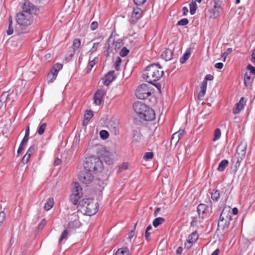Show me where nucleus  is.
<instances>
[{
	"mask_svg": "<svg viewBox=\"0 0 255 255\" xmlns=\"http://www.w3.org/2000/svg\"><path fill=\"white\" fill-rule=\"evenodd\" d=\"M163 71L157 64L148 65L143 74V78L149 83H152L159 80L163 76Z\"/></svg>",
	"mask_w": 255,
	"mask_h": 255,
	"instance_id": "f257e3e1",
	"label": "nucleus"
},
{
	"mask_svg": "<svg viewBox=\"0 0 255 255\" xmlns=\"http://www.w3.org/2000/svg\"><path fill=\"white\" fill-rule=\"evenodd\" d=\"M133 108L136 113L140 119L145 121H151L154 120L155 114L154 111L144 104L140 102L134 103Z\"/></svg>",
	"mask_w": 255,
	"mask_h": 255,
	"instance_id": "f03ea898",
	"label": "nucleus"
},
{
	"mask_svg": "<svg viewBox=\"0 0 255 255\" xmlns=\"http://www.w3.org/2000/svg\"><path fill=\"white\" fill-rule=\"evenodd\" d=\"M83 166L85 170L94 173L101 171L103 165L100 158L90 155L85 158Z\"/></svg>",
	"mask_w": 255,
	"mask_h": 255,
	"instance_id": "7ed1b4c3",
	"label": "nucleus"
},
{
	"mask_svg": "<svg viewBox=\"0 0 255 255\" xmlns=\"http://www.w3.org/2000/svg\"><path fill=\"white\" fill-rule=\"evenodd\" d=\"M84 214L88 216L95 215L98 211L99 205L97 202H95L93 199L84 198L81 200L79 206Z\"/></svg>",
	"mask_w": 255,
	"mask_h": 255,
	"instance_id": "20e7f679",
	"label": "nucleus"
},
{
	"mask_svg": "<svg viewBox=\"0 0 255 255\" xmlns=\"http://www.w3.org/2000/svg\"><path fill=\"white\" fill-rule=\"evenodd\" d=\"M33 21V16L28 10H23L17 14L16 22L17 26L16 27L15 31H22V28L20 29V26L27 27L30 25Z\"/></svg>",
	"mask_w": 255,
	"mask_h": 255,
	"instance_id": "39448f33",
	"label": "nucleus"
},
{
	"mask_svg": "<svg viewBox=\"0 0 255 255\" xmlns=\"http://www.w3.org/2000/svg\"><path fill=\"white\" fill-rule=\"evenodd\" d=\"M146 84H143L138 86L135 92L136 97L141 100H145L152 96V89Z\"/></svg>",
	"mask_w": 255,
	"mask_h": 255,
	"instance_id": "423d86ee",
	"label": "nucleus"
},
{
	"mask_svg": "<svg viewBox=\"0 0 255 255\" xmlns=\"http://www.w3.org/2000/svg\"><path fill=\"white\" fill-rule=\"evenodd\" d=\"M98 154L106 163L109 165L113 163L116 155L114 150L109 151L105 147H101L99 149Z\"/></svg>",
	"mask_w": 255,
	"mask_h": 255,
	"instance_id": "0eeeda50",
	"label": "nucleus"
},
{
	"mask_svg": "<svg viewBox=\"0 0 255 255\" xmlns=\"http://www.w3.org/2000/svg\"><path fill=\"white\" fill-rule=\"evenodd\" d=\"M83 195L82 189L77 182L73 184V187L72 190V194L70 196V199L73 204L78 206L80 202L79 200Z\"/></svg>",
	"mask_w": 255,
	"mask_h": 255,
	"instance_id": "6e6552de",
	"label": "nucleus"
},
{
	"mask_svg": "<svg viewBox=\"0 0 255 255\" xmlns=\"http://www.w3.org/2000/svg\"><path fill=\"white\" fill-rule=\"evenodd\" d=\"M232 220V218L231 207L230 206H226L223 209L222 212L220 215L218 224H221L225 221V224L223 225L224 227H228Z\"/></svg>",
	"mask_w": 255,
	"mask_h": 255,
	"instance_id": "1a4fd4ad",
	"label": "nucleus"
},
{
	"mask_svg": "<svg viewBox=\"0 0 255 255\" xmlns=\"http://www.w3.org/2000/svg\"><path fill=\"white\" fill-rule=\"evenodd\" d=\"M246 149L247 145L246 144L242 143L238 146L237 153L235 157V158L236 160L235 163L236 167L240 166L241 162L245 157Z\"/></svg>",
	"mask_w": 255,
	"mask_h": 255,
	"instance_id": "9d476101",
	"label": "nucleus"
},
{
	"mask_svg": "<svg viewBox=\"0 0 255 255\" xmlns=\"http://www.w3.org/2000/svg\"><path fill=\"white\" fill-rule=\"evenodd\" d=\"M78 179L82 183L86 185L89 184L94 179L93 172L85 170L79 174Z\"/></svg>",
	"mask_w": 255,
	"mask_h": 255,
	"instance_id": "9b49d317",
	"label": "nucleus"
},
{
	"mask_svg": "<svg viewBox=\"0 0 255 255\" xmlns=\"http://www.w3.org/2000/svg\"><path fill=\"white\" fill-rule=\"evenodd\" d=\"M198 238V235L197 233H192L188 236L187 242L185 243V247L187 249L191 248L193 245L196 242Z\"/></svg>",
	"mask_w": 255,
	"mask_h": 255,
	"instance_id": "f8f14e48",
	"label": "nucleus"
},
{
	"mask_svg": "<svg viewBox=\"0 0 255 255\" xmlns=\"http://www.w3.org/2000/svg\"><path fill=\"white\" fill-rule=\"evenodd\" d=\"M105 94V92L102 90H98L96 92L94 97V102L96 105H100L101 104Z\"/></svg>",
	"mask_w": 255,
	"mask_h": 255,
	"instance_id": "ddd939ff",
	"label": "nucleus"
},
{
	"mask_svg": "<svg viewBox=\"0 0 255 255\" xmlns=\"http://www.w3.org/2000/svg\"><path fill=\"white\" fill-rule=\"evenodd\" d=\"M115 79V71H111L103 79V84L106 86H108Z\"/></svg>",
	"mask_w": 255,
	"mask_h": 255,
	"instance_id": "4468645a",
	"label": "nucleus"
},
{
	"mask_svg": "<svg viewBox=\"0 0 255 255\" xmlns=\"http://www.w3.org/2000/svg\"><path fill=\"white\" fill-rule=\"evenodd\" d=\"M80 225V223L76 216L73 215L68 223L67 228L68 229H74L78 228Z\"/></svg>",
	"mask_w": 255,
	"mask_h": 255,
	"instance_id": "2eb2a0df",
	"label": "nucleus"
},
{
	"mask_svg": "<svg viewBox=\"0 0 255 255\" xmlns=\"http://www.w3.org/2000/svg\"><path fill=\"white\" fill-rule=\"evenodd\" d=\"M246 102L243 97L241 98L240 101L236 104V107L233 109V113L235 114L239 113L244 108Z\"/></svg>",
	"mask_w": 255,
	"mask_h": 255,
	"instance_id": "dca6fc26",
	"label": "nucleus"
},
{
	"mask_svg": "<svg viewBox=\"0 0 255 255\" xmlns=\"http://www.w3.org/2000/svg\"><path fill=\"white\" fill-rule=\"evenodd\" d=\"M142 15V10L139 7L134 8L131 15L132 21L135 22Z\"/></svg>",
	"mask_w": 255,
	"mask_h": 255,
	"instance_id": "f3484780",
	"label": "nucleus"
},
{
	"mask_svg": "<svg viewBox=\"0 0 255 255\" xmlns=\"http://www.w3.org/2000/svg\"><path fill=\"white\" fill-rule=\"evenodd\" d=\"M255 76L246 73L244 77V84L247 87L251 86Z\"/></svg>",
	"mask_w": 255,
	"mask_h": 255,
	"instance_id": "a211bd4d",
	"label": "nucleus"
},
{
	"mask_svg": "<svg viewBox=\"0 0 255 255\" xmlns=\"http://www.w3.org/2000/svg\"><path fill=\"white\" fill-rule=\"evenodd\" d=\"M173 52L169 49H166L161 54V57L165 61H169L172 58Z\"/></svg>",
	"mask_w": 255,
	"mask_h": 255,
	"instance_id": "6ab92c4d",
	"label": "nucleus"
},
{
	"mask_svg": "<svg viewBox=\"0 0 255 255\" xmlns=\"http://www.w3.org/2000/svg\"><path fill=\"white\" fill-rule=\"evenodd\" d=\"M62 65L61 64H55L50 70V74L53 75L54 76L57 77L59 70L62 69Z\"/></svg>",
	"mask_w": 255,
	"mask_h": 255,
	"instance_id": "aec40b11",
	"label": "nucleus"
},
{
	"mask_svg": "<svg viewBox=\"0 0 255 255\" xmlns=\"http://www.w3.org/2000/svg\"><path fill=\"white\" fill-rule=\"evenodd\" d=\"M34 148L33 146H31L29 148L26 153L25 154V155L23 157L22 159V162L23 163L25 164L28 161L31 155L33 153L34 151Z\"/></svg>",
	"mask_w": 255,
	"mask_h": 255,
	"instance_id": "412c9836",
	"label": "nucleus"
},
{
	"mask_svg": "<svg viewBox=\"0 0 255 255\" xmlns=\"http://www.w3.org/2000/svg\"><path fill=\"white\" fill-rule=\"evenodd\" d=\"M214 12H213V15L214 18H216L217 16H219L220 10H221V3L219 2V1L215 0L214 2Z\"/></svg>",
	"mask_w": 255,
	"mask_h": 255,
	"instance_id": "4be33fe9",
	"label": "nucleus"
},
{
	"mask_svg": "<svg viewBox=\"0 0 255 255\" xmlns=\"http://www.w3.org/2000/svg\"><path fill=\"white\" fill-rule=\"evenodd\" d=\"M54 204V199L52 197L49 198L44 206V209L46 211L51 209Z\"/></svg>",
	"mask_w": 255,
	"mask_h": 255,
	"instance_id": "5701e85b",
	"label": "nucleus"
},
{
	"mask_svg": "<svg viewBox=\"0 0 255 255\" xmlns=\"http://www.w3.org/2000/svg\"><path fill=\"white\" fill-rule=\"evenodd\" d=\"M207 84L206 82H205V81L203 82L201 87V91H200V92L198 94V98H199L200 99L201 98H203L204 96L205 93H206V89H207Z\"/></svg>",
	"mask_w": 255,
	"mask_h": 255,
	"instance_id": "b1692460",
	"label": "nucleus"
},
{
	"mask_svg": "<svg viewBox=\"0 0 255 255\" xmlns=\"http://www.w3.org/2000/svg\"><path fill=\"white\" fill-rule=\"evenodd\" d=\"M229 162L226 159H224L222 161H221L219 164L218 167L217 168L218 170L219 171H223L225 168L228 165Z\"/></svg>",
	"mask_w": 255,
	"mask_h": 255,
	"instance_id": "393cba45",
	"label": "nucleus"
},
{
	"mask_svg": "<svg viewBox=\"0 0 255 255\" xmlns=\"http://www.w3.org/2000/svg\"><path fill=\"white\" fill-rule=\"evenodd\" d=\"M81 45V41L79 39L76 38L73 40V49L74 52L78 51V50Z\"/></svg>",
	"mask_w": 255,
	"mask_h": 255,
	"instance_id": "a878e982",
	"label": "nucleus"
},
{
	"mask_svg": "<svg viewBox=\"0 0 255 255\" xmlns=\"http://www.w3.org/2000/svg\"><path fill=\"white\" fill-rule=\"evenodd\" d=\"M191 52L190 49H187L183 55L182 57L180 58V62L181 63H184L188 60L190 57Z\"/></svg>",
	"mask_w": 255,
	"mask_h": 255,
	"instance_id": "bb28decb",
	"label": "nucleus"
},
{
	"mask_svg": "<svg viewBox=\"0 0 255 255\" xmlns=\"http://www.w3.org/2000/svg\"><path fill=\"white\" fill-rule=\"evenodd\" d=\"M164 221L165 219L163 218L158 217L153 220L152 224L155 228H156L159 225L162 224Z\"/></svg>",
	"mask_w": 255,
	"mask_h": 255,
	"instance_id": "cd10ccee",
	"label": "nucleus"
},
{
	"mask_svg": "<svg viewBox=\"0 0 255 255\" xmlns=\"http://www.w3.org/2000/svg\"><path fill=\"white\" fill-rule=\"evenodd\" d=\"M68 229L65 230L61 234L60 237L59 238V242H65L67 240L68 234Z\"/></svg>",
	"mask_w": 255,
	"mask_h": 255,
	"instance_id": "c85d7f7f",
	"label": "nucleus"
},
{
	"mask_svg": "<svg viewBox=\"0 0 255 255\" xmlns=\"http://www.w3.org/2000/svg\"><path fill=\"white\" fill-rule=\"evenodd\" d=\"M115 255H128V249L127 248H123L117 250Z\"/></svg>",
	"mask_w": 255,
	"mask_h": 255,
	"instance_id": "c756f323",
	"label": "nucleus"
},
{
	"mask_svg": "<svg viewBox=\"0 0 255 255\" xmlns=\"http://www.w3.org/2000/svg\"><path fill=\"white\" fill-rule=\"evenodd\" d=\"M206 206L205 204H201L197 207V212L199 216L204 214L206 210Z\"/></svg>",
	"mask_w": 255,
	"mask_h": 255,
	"instance_id": "7c9ffc66",
	"label": "nucleus"
},
{
	"mask_svg": "<svg viewBox=\"0 0 255 255\" xmlns=\"http://www.w3.org/2000/svg\"><path fill=\"white\" fill-rule=\"evenodd\" d=\"M13 32V27L12 26V21L11 17H9L8 19V28L6 31V33L8 35L12 34Z\"/></svg>",
	"mask_w": 255,
	"mask_h": 255,
	"instance_id": "2f4dec72",
	"label": "nucleus"
},
{
	"mask_svg": "<svg viewBox=\"0 0 255 255\" xmlns=\"http://www.w3.org/2000/svg\"><path fill=\"white\" fill-rule=\"evenodd\" d=\"M246 73L255 76V67L251 64L248 65Z\"/></svg>",
	"mask_w": 255,
	"mask_h": 255,
	"instance_id": "473e14b6",
	"label": "nucleus"
},
{
	"mask_svg": "<svg viewBox=\"0 0 255 255\" xmlns=\"http://www.w3.org/2000/svg\"><path fill=\"white\" fill-rule=\"evenodd\" d=\"M221 135V130L219 128H216L214 132V137L213 138V141H216L218 140Z\"/></svg>",
	"mask_w": 255,
	"mask_h": 255,
	"instance_id": "72a5a7b5",
	"label": "nucleus"
},
{
	"mask_svg": "<svg viewBox=\"0 0 255 255\" xmlns=\"http://www.w3.org/2000/svg\"><path fill=\"white\" fill-rule=\"evenodd\" d=\"M46 124L45 123H44L39 126L37 129V133H38V134L42 135L44 133L46 129Z\"/></svg>",
	"mask_w": 255,
	"mask_h": 255,
	"instance_id": "f704fd0d",
	"label": "nucleus"
},
{
	"mask_svg": "<svg viewBox=\"0 0 255 255\" xmlns=\"http://www.w3.org/2000/svg\"><path fill=\"white\" fill-rule=\"evenodd\" d=\"M197 5L195 1H192L190 4V12L191 14H195Z\"/></svg>",
	"mask_w": 255,
	"mask_h": 255,
	"instance_id": "c9c22d12",
	"label": "nucleus"
},
{
	"mask_svg": "<svg viewBox=\"0 0 255 255\" xmlns=\"http://www.w3.org/2000/svg\"><path fill=\"white\" fill-rule=\"evenodd\" d=\"M220 197V193L218 190H215L213 191L211 194V199L216 202L218 200Z\"/></svg>",
	"mask_w": 255,
	"mask_h": 255,
	"instance_id": "e433bc0d",
	"label": "nucleus"
},
{
	"mask_svg": "<svg viewBox=\"0 0 255 255\" xmlns=\"http://www.w3.org/2000/svg\"><path fill=\"white\" fill-rule=\"evenodd\" d=\"M93 113L91 111H86V113L84 115V121H87V122H88L93 117ZM85 122H84V123Z\"/></svg>",
	"mask_w": 255,
	"mask_h": 255,
	"instance_id": "4c0bfd02",
	"label": "nucleus"
},
{
	"mask_svg": "<svg viewBox=\"0 0 255 255\" xmlns=\"http://www.w3.org/2000/svg\"><path fill=\"white\" fill-rule=\"evenodd\" d=\"M100 137L104 140L107 139L109 136V132L105 130H102L99 133Z\"/></svg>",
	"mask_w": 255,
	"mask_h": 255,
	"instance_id": "58836bf2",
	"label": "nucleus"
},
{
	"mask_svg": "<svg viewBox=\"0 0 255 255\" xmlns=\"http://www.w3.org/2000/svg\"><path fill=\"white\" fill-rule=\"evenodd\" d=\"M8 95L7 92H4L2 94L0 97V109L2 107L3 105V103L7 99V97H8Z\"/></svg>",
	"mask_w": 255,
	"mask_h": 255,
	"instance_id": "ea45409f",
	"label": "nucleus"
},
{
	"mask_svg": "<svg viewBox=\"0 0 255 255\" xmlns=\"http://www.w3.org/2000/svg\"><path fill=\"white\" fill-rule=\"evenodd\" d=\"M232 49L229 48L227 49V50L225 52H224V53H223L222 54L221 57L223 58V61L225 62L226 61L227 56H228V55L230 54L232 52Z\"/></svg>",
	"mask_w": 255,
	"mask_h": 255,
	"instance_id": "a19ab883",
	"label": "nucleus"
},
{
	"mask_svg": "<svg viewBox=\"0 0 255 255\" xmlns=\"http://www.w3.org/2000/svg\"><path fill=\"white\" fill-rule=\"evenodd\" d=\"M153 153L152 152H146L144 156L143 159L146 161H148L149 160H151L153 158Z\"/></svg>",
	"mask_w": 255,
	"mask_h": 255,
	"instance_id": "79ce46f5",
	"label": "nucleus"
},
{
	"mask_svg": "<svg viewBox=\"0 0 255 255\" xmlns=\"http://www.w3.org/2000/svg\"><path fill=\"white\" fill-rule=\"evenodd\" d=\"M179 138L177 137V134H175L174 133L172 135V137L171 138V144H174L175 145H176L179 141Z\"/></svg>",
	"mask_w": 255,
	"mask_h": 255,
	"instance_id": "37998d69",
	"label": "nucleus"
},
{
	"mask_svg": "<svg viewBox=\"0 0 255 255\" xmlns=\"http://www.w3.org/2000/svg\"><path fill=\"white\" fill-rule=\"evenodd\" d=\"M129 50L125 47H123L120 52V54L122 57H125L128 55Z\"/></svg>",
	"mask_w": 255,
	"mask_h": 255,
	"instance_id": "c03bdc74",
	"label": "nucleus"
},
{
	"mask_svg": "<svg viewBox=\"0 0 255 255\" xmlns=\"http://www.w3.org/2000/svg\"><path fill=\"white\" fill-rule=\"evenodd\" d=\"M188 22V20L187 18H183L178 21L177 25L184 26L187 25Z\"/></svg>",
	"mask_w": 255,
	"mask_h": 255,
	"instance_id": "a18cd8bd",
	"label": "nucleus"
},
{
	"mask_svg": "<svg viewBox=\"0 0 255 255\" xmlns=\"http://www.w3.org/2000/svg\"><path fill=\"white\" fill-rule=\"evenodd\" d=\"M56 79V77L50 74V73L47 75V81L48 83L53 82Z\"/></svg>",
	"mask_w": 255,
	"mask_h": 255,
	"instance_id": "49530a36",
	"label": "nucleus"
},
{
	"mask_svg": "<svg viewBox=\"0 0 255 255\" xmlns=\"http://www.w3.org/2000/svg\"><path fill=\"white\" fill-rule=\"evenodd\" d=\"M122 59L120 57H118L115 62V68L117 70H119V68L121 64Z\"/></svg>",
	"mask_w": 255,
	"mask_h": 255,
	"instance_id": "de8ad7c7",
	"label": "nucleus"
},
{
	"mask_svg": "<svg viewBox=\"0 0 255 255\" xmlns=\"http://www.w3.org/2000/svg\"><path fill=\"white\" fill-rule=\"evenodd\" d=\"M96 59V57H95L93 59L90 60L88 63V68H92L96 64V61L95 59Z\"/></svg>",
	"mask_w": 255,
	"mask_h": 255,
	"instance_id": "09e8293b",
	"label": "nucleus"
},
{
	"mask_svg": "<svg viewBox=\"0 0 255 255\" xmlns=\"http://www.w3.org/2000/svg\"><path fill=\"white\" fill-rule=\"evenodd\" d=\"M184 133V129H180L177 132L174 133L175 134H177V137L179 138V139L181 138V137L183 135Z\"/></svg>",
	"mask_w": 255,
	"mask_h": 255,
	"instance_id": "8fccbe9b",
	"label": "nucleus"
},
{
	"mask_svg": "<svg viewBox=\"0 0 255 255\" xmlns=\"http://www.w3.org/2000/svg\"><path fill=\"white\" fill-rule=\"evenodd\" d=\"M122 45V40L119 39L115 43V49H119Z\"/></svg>",
	"mask_w": 255,
	"mask_h": 255,
	"instance_id": "3c124183",
	"label": "nucleus"
},
{
	"mask_svg": "<svg viewBox=\"0 0 255 255\" xmlns=\"http://www.w3.org/2000/svg\"><path fill=\"white\" fill-rule=\"evenodd\" d=\"M98 43H94L93 44V47L91 49V50L89 51V52L92 53L96 51L97 49L98 46Z\"/></svg>",
	"mask_w": 255,
	"mask_h": 255,
	"instance_id": "603ef678",
	"label": "nucleus"
},
{
	"mask_svg": "<svg viewBox=\"0 0 255 255\" xmlns=\"http://www.w3.org/2000/svg\"><path fill=\"white\" fill-rule=\"evenodd\" d=\"M5 217V213L3 212H0V226L1 225Z\"/></svg>",
	"mask_w": 255,
	"mask_h": 255,
	"instance_id": "864d4df0",
	"label": "nucleus"
},
{
	"mask_svg": "<svg viewBox=\"0 0 255 255\" xmlns=\"http://www.w3.org/2000/svg\"><path fill=\"white\" fill-rule=\"evenodd\" d=\"M98 22H96V21H93L92 22V23L91 24L90 28H91V30H94L96 29H97V28L98 27Z\"/></svg>",
	"mask_w": 255,
	"mask_h": 255,
	"instance_id": "5fc2aeb1",
	"label": "nucleus"
},
{
	"mask_svg": "<svg viewBox=\"0 0 255 255\" xmlns=\"http://www.w3.org/2000/svg\"><path fill=\"white\" fill-rule=\"evenodd\" d=\"M28 137L24 136L23 138L22 139V141H21L20 144L25 146L26 144V143L28 141Z\"/></svg>",
	"mask_w": 255,
	"mask_h": 255,
	"instance_id": "6e6d98bb",
	"label": "nucleus"
},
{
	"mask_svg": "<svg viewBox=\"0 0 255 255\" xmlns=\"http://www.w3.org/2000/svg\"><path fill=\"white\" fill-rule=\"evenodd\" d=\"M146 0H134V3L136 5H141L145 2Z\"/></svg>",
	"mask_w": 255,
	"mask_h": 255,
	"instance_id": "4d7b16f0",
	"label": "nucleus"
},
{
	"mask_svg": "<svg viewBox=\"0 0 255 255\" xmlns=\"http://www.w3.org/2000/svg\"><path fill=\"white\" fill-rule=\"evenodd\" d=\"M224 66V64L223 63L219 62L215 65V67L217 69H221L223 68Z\"/></svg>",
	"mask_w": 255,
	"mask_h": 255,
	"instance_id": "13d9d810",
	"label": "nucleus"
},
{
	"mask_svg": "<svg viewBox=\"0 0 255 255\" xmlns=\"http://www.w3.org/2000/svg\"><path fill=\"white\" fill-rule=\"evenodd\" d=\"M24 148V146L20 144L18 149L17 151V155H19Z\"/></svg>",
	"mask_w": 255,
	"mask_h": 255,
	"instance_id": "bf43d9fd",
	"label": "nucleus"
},
{
	"mask_svg": "<svg viewBox=\"0 0 255 255\" xmlns=\"http://www.w3.org/2000/svg\"><path fill=\"white\" fill-rule=\"evenodd\" d=\"M45 223H46L45 220L43 219L38 226V229H42L43 228L44 226L45 225Z\"/></svg>",
	"mask_w": 255,
	"mask_h": 255,
	"instance_id": "052dcab7",
	"label": "nucleus"
},
{
	"mask_svg": "<svg viewBox=\"0 0 255 255\" xmlns=\"http://www.w3.org/2000/svg\"><path fill=\"white\" fill-rule=\"evenodd\" d=\"M29 126H27L26 127V128L25 129V136L26 137H29Z\"/></svg>",
	"mask_w": 255,
	"mask_h": 255,
	"instance_id": "680f3d73",
	"label": "nucleus"
},
{
	"mask_svg": "<svg viewBox=\"0 0 255 255\" xmlns=\"http://www.w3.org/2000/svg\"><path fill=\"white\" fill-rule=\"evenodd\" d=\"M239 212V211H238V209L237 208H234L233 209H232V214H234L235 215H237L238 213Z\"/></svg>",
	"mask_w": 255,
	"mask_h": 255,
	"instance_id": "e2e57ef3",
	"label": "nucleus"
},
{
	"mask_svg": "<svg viewBox=\"0 0 255 255\" xmlns=\"http://www.w3.org/2000/svg\"><path fill=\"white\" fill-rule=\"evenodd\" d=\"M60 163H61V160L59 158H57L55 160L54 164L55 166H57V165H59L60 164Z\"/></svg>",
	"mask_w": 255,
	"mask_h": 255,
	"instance_id": "0e129e2a",
	"label": "nucleus"
},
{
	"mask_svg": "<svg viewBox=\"0 0 255 255\" xmlns=\"http://www.w3.org/2000/svg\"><path fill=\"white\" fill-rule=\"evenodd\" d=\"M205 79L206 80L211 81L213 79V76L211 75H207L205 77Z\"/></svg>",
	"mask_w": 255,
	"mask_h": 255,
	"instance_id": "69168bd1",
	"label": "nucleus"
},
{
	"mask_svg": "<svg viewBox=\"0 0 255 255\" xmlns=\"http://www.w3.org/2000/svg\"><path fill=\"white\" fill-rule=\"evenodd\" d=\"M150 233H149V232L145 231V237L146 240L147 241L149 240V238L150 237Z\"/></svg>",
	"mask_w": 255,
	"mask_h": 255,
	"instance_id": "338daca9",
	"label": "nucleus"
},
{
	"mask_svg": "<svg viewBox=\"0 0 255 255\" xmlns=\"http://www.w3.org/2000/svg\"><path fill=\"white\" fill-rule=\"evenodd\" d=\"M220 253V250L217 249L211 255H218Z\"/></svg>",
	"mask_w": 255,
	"mask_h": 255,
	"instance_id": "774afa93",
	"label": "nucleus"
}]
</instances>
